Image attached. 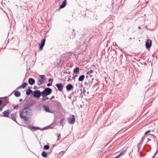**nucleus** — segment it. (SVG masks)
Returning a JSON list of instances; mask_svg holds the SVG:
<instances>
[{"label": "nucleus", "mask_w": 158, "mask_h": 158, "mask_svg": "<svg viewBox=\"0 0 158 158\" xmlns=\"http://www.w3.org/2000/svg\"><path fill=\"white\" fill-rule=\"evenodd\" d=\"M45 39H43L41 41V44H39V45L40 46V50H41L43 48L44 46V45L45 43Z\"/></svg>", "instance_id": "nucleus-9"}, {"label": "nucleus", "mask_w": 158, "mask_h": 158, "mask_svg": "<svg viewBox=\"0 0 158 158\" xmlns=\"http://www.w3.org/2000/svg\"><path fill=\"white\" fill-rule=\"evenodd\" d=\"M31 110L28 107L25 108L20 112V117L25 121L28 120L27 117L30 115V113H31Z\"/></svg>", "instance_id": "nucleus-1"}, {"label": "nucleus", "mask_w": 158, "mask_h": 158, "mask_svg": "<svg viewBox=\"0 0 158 158\" xmlns=\"http://www.w3.org/2000/svg\"><path fill=\"white\" fill-rule=\"evenodd\" d=\"M52 85V83H48L47 84V86H50Z\"/></svg>", "instance_id": "nucleus-35"}, {"label": "nucleus", "mask_w": 158, "mask_h": 158, "mask_svg": "<svg viewBox=\"0 0 158 158\" xmlns=\"http://www.w3.org/2000/svg\"><path fill=\"white\" fill-rule=\"evenodd\" d=\"M118 157V156H116V157H114V158H118V157Z\"/></svg>", "instance_id": "nucleus-48"}, {"label": "nucleus", "mask_w": 158, "mask_h": 158, "mask_svg": "<svg viewBox=\"0 0 158 158\" xmlns=\"http://www.w3.org/2000/svg\"><path fill=\"white\" fill-rule=\"evenodd\" d=\"M10 110L9 109L7 110L6 111H4L3 113V117H8V115L10 114Z\"/></svg>", "instance_id": "nucleus-10"}, {"label": "nucleus", "mask_w": 158, "mask_h": 158, "mask_svg": "<svg viewBox=\"0 0 158 158\" xmlns=\"http://www.w3.org/2000/svg\"><path fill=\"white\" fill-rule=\"evenodd\" d=\"M75 118L74 115H72V117H69L68 118V121L69 123L70 124H72L75 122Z\"/></svg>", "instance_id": "nucleus-7"}, {"label": "nucleus", "mask_w": 158, "mask_h": 158, "mask_svg": "<svg viewBox=\"0 0 158 158\" xmlns=\"http://www.w3.org/2000/svg\"><path fill=\"white\" fill-rule=\"evenodd\" d=\"M3 107H0V111L2 110Z\"/></svg>", "instance_id": "nucleus-44"}, {"label": "nucleus", "mask_w": 158, "mask_h": 158, "mask_svg": "<svg viewBox=\"0 0 158 158\" xmlns=\"http://www.w3.org/2000/svg\"><path fill=\"white\" fill-rule=\"evenodd\" d=\"M85 77V76L84 75H82L80 76L78 78V81H83Z\"/></svg>", "instance_id": "nucleus-20"}, {"label": "nucleus", "mask_w": 158, "mask_h": 158, "mask_svg": "<svg viewBox=\"0 0 158 158\" xmlns=\"http://www.w3.org/2000/svg\"><path fill=\"white\" fill-rule=\"evenodd\" d=\"M0 116H2V117H3L2 115H1V114H0Z\"/></svg>", "instance_id": "nucleus-51"}, {"label": "nucleus", "mask_w": 158, "mask_h": 158, "mask_svg": "<svg viewBox=\"0 0 158 158\" xmlns=\"http://www.w3.org/2000/svg\"><path fill=\"white\" fill-rule=\"evenodd\" d=\"M68 73L70 74V72H69Z\"/></svg>", "instance_id": "nucleus-57"}, {"label": "nucleus", "mask_w": 158, "mask_h": 158, "mask_svg": "<svg viewBox=\"0 0 158 158\" xmlns=\"http://www.w3.org/2000/svg\"><path fill=\"white\" fill-rule=\"evenodd\" d=\"M88 77V76H86V78H87Z\"/></svg>", "instance_id": "nucleus-55"}, {"label": "nucleus", "mask_w": 158, "mask_h": 158, "mask_svg": "<svg viewBox=\"0 0 158 158\" xmlns=\"http://www.w3.org/2000/svg\"><path fill=\"white\" fill-rule=\"evenodd\" d=\"M43 107L46 112L52 113V112L50 110L49 107L48 106L44 105Z\"/></svg>", "instance_id": "nucleus-14"}, {"label": "nucleus", "mask_w": 158, "mask_h": 158, "mask_svg": "<svg viewBox=\"0 0 158 158\" xmlns=\"http://www.w3.org/2000/svg\"><path fill=\"white\" fill-rule=\"evenodd\" d=\"M93 73V71L92 70H91L87 72V74H89V73Z\"/></svg>", "instance_id": "nucleus-31"}, {"label": "nucleus", "mask_w": 158, "mask_h": 158, "mask_svg": "<svg viewBox=\"0 0 158 158\" xmlns=\"http://www.w3.org/2000/svg\"><path fill=\"white\" fill-rule=\"evenodd\" d=\"M78 76L77 75H76L74 76H73L72 77V78L73 79V80H75V78L76 77H77V76Z\"/></svg>", "instance_id": "nucleus-37"}, {"label": "nucleus", "mask_w": 158, "mask_h": 158, "mask_svg": "<svg viewBox=\"0 0 158 158\" xmlns=\"http://www.w3.org/2000/svg\"><path fill=\"white\" fill-rule=\"evenodd\" d=\"M152 45V41L150 40H147L145 44V46L147 49H149Z\"/></svg>", "instance_id": "nucleus-8"}, {"label": "nucleus", "mask_w": 158, "mask_h": 158, "mask_svg": "<svg viewBox=\"0 0 158 158\" xmlns=\"http://www.w3.org/2000/svg\"><path fill=\"white\" fill-rule=\"evenodd\" d=\"M89 76L90 77H91L92 76V75H90Z\"/></svg>", "instance_id": "nucleus-54"}, {"label": "nucleus", "mask_w": 158, "mask_h": 158, "mask_svg": "<svg viewBox=\"0 0 158 158\" xmlns=\"http://www.w3.org/2000/svg\"><path fill=\"white\" fill-rule=\"evenodd\" d=\"M125 151H122L120 153V154L117 156H118L117 157H119L120 156H122V155H123L125 153Z\"/></svg>", "instance_id": "nucleus-26"}, {"label": "nucleus", "mask_w": 158, "mask_h": 158, "mask_svg": "<svg viewBox=\"0 0 158 158\" xmlns=\"http://www.w3.org/2000/svg\"><path fill=\"white\" fill-rule=\"evenodd\" d=\"M35 104L34 102L33 101H30V102L27 103L28 107L29 108V107L32 106Z\"/></svg>", "instance_id": "nucleus-21"}, {"label": "nucleus", "mask_w": 158, "mask_h": 158, "mask_svg": "<svg viewBox=\"0 0 158 158\" xmlns=\"http://www.w3.org/2000/svg\"><path fill=\"white\" fill-rule=\"evenodd\" d=\"M2 103V101L0 99V105H1Z\"/></svg>", "instance_id": "nucleus-43"}, {"label": "nucleus", "mask_w": 158, "mask_h": 158, "mask_svg": "<svg viewBox=\"0 0 158 158\" xmlns=\"http://www.w3.org/2000/svg\"><path fill=\"white\" fill-rule=\"evenodd\" d=\"M55 98V96H52L49 99V100H51Z\"/></svg>", "instance_id": "nucleus-38"}, {"label": "nucleus", "mask_w": 158, "mask_h": 158, "mask_svg": "<svg viewBox=\"0 0 158 158\" xmlns=\"http://www.w3.org/2000/svg\"><path fill=\"white\" fill-rule=\"evenodd\" d=\"M52 89L48 87H46L41 92L42 95H49L52 93Z\"/></svg>", "instance_id": "nucleus-2"}, {"label": "nucleus", "mask_w": 158, "mask_h": 158, "mask_svg": "<svg viewBox=\"0 0 158 158\" xmlns=\"http://www.w3.org/2000/svg\"><path fill=\"white\" fill-rule=\"evenodd\" d=\"M56 86L59 91H62L63 85L62 83H57L56 84Z\"/></svg>", "instance_id": "nucleus-6"}, {"label": "nucleus", "mask_w": 158, "mask_h": 158, "mask_svg": "<svg viewBox=\"0 0 158 158\" xmlns=\"http://www.w3.org/2000/svg\"><path fill=\"white\" fill-rule=\"evenodd\" d=\"M27 83L26 82H24L23 84L21 85V87L22 88H24L27 86Z\"/></svg>", "instance_id": "nucleus-25"}, {"label": "nucleus", "mask_w": 158, "mask_h": 158, "mask_svg": "<svg viewBox=\"0 0 158 158\" xmlns=\"http://www.w3.org/2000/svg\"><path fill=\"white\" fill-rule=\"evenodd\" d=\"M16 97H19L21 95L20 92L19 91H16L14 93Z\"/></svg>", "instance_id": "nucleus-22"}, {"label": "nucleus", "mask_w": 158, "mask_h": 158, "mask_svg": "<svg viewBox=\"0 0 158 158\" xmlns=\"http://www.w3.org/2000/svg\"><path fill=\"white\" fill-rule=\"evenodd\" d=\"M66 89L68 91H70L73 89V86L71 84H68L66 86Z\"/></svg>", "instance_id": "nucleus-11"}, {"label": "nucleus", "mask_w": 158, "mask_h": 158, "mask_svg": "<svg viewBox=\"0 0 158 158\" xmlns=\"http://www.w3.org/2000/svg\"><path fill=\"white\" fill-rule=\"evenodd\" d=\"M52 102H53L55 105L58 106H60L61 105L60 103L57 101L52 100Z\"/></svg>", "instance_id": "nucleus-18"}, {"label": "nucleus", "mask_w": 158, "mask_h": 158, "mask_svg": "<svg viewBox=\"0 0 158 158\" xmlns=\"http://www.w3.org/2000/svg\"><path fill=\"white\" fill-rule=\"evenodd\" d=\"M22 101H23V99H20L19 100V102H21Z\"/></svg>", "instance_id": "nucleus-42"}, {"label": "nucleus", "mask_w": 158, "mask_h": 158, "mask_svg": "<svg viewBox=\"0 0 158 158\" xmlns=\"http://www.w3.org/2000/svg\"><path fill=\"white\" fill-rule=\"evenodd\" d=\"M76 100V98H75L73 99V101L72 102V103H73V102L75 101Z\"/></svg>", "instance_id": "nucleus-40"}, {"label": "nucleus", "mask_w": 158, "mask_h": 158, "mask_svg": "<svg viewBox=\"0 0 158 158\" xmlns=\"http://www.w3.org/2000/svg\"><path fill=\"white\" fill-rule=\"evenodd\" d=\"M41 94V92H40L39 90H36L34 91V96L35 98H39Z\"/></svg>", "instance_id": "nucleus-5"}, {"label": "nucleus", "mask_w": 158, "mask_h": 158, "mask_svg": "<svg viewBox=\"0 0 158 158\" xmlns=\"http://www.w3.org/2000/svg\"><path fill=\"white\" fill-rule=\"evenodd\" d=\"M45 128H46V127H44V128H42V129H41V130H44V129H45Z\"/></svg>", "instance_id": "nucleus-45"}, {"label": "nucleus", "mask_w": 158, "mask_h": 158, "mask_svg": "<svg viewBox=\"0 0 158 158\" xmlns=\"http://www.w3.org/2000/svg\"><path fill=\"white\" fill-rule=\"evenodd\" d=\"M64 118H62L61 120V121H60V124H63V122H64Z\"/></svg>", "instance_id": "nucleus-32"}, {"label": "nucleus", "mask_w": 158, "mask_h": 158, "mask_svg": "<svg viewBox=\"0 0 158 158\" xmlns=\"http://www.w3.org/2000/svg\"><path fill=\"white\" fill-rule=\"evenodd\" d=\"M49 148V146L48 145H45L44 146V148L45 150H48Z\"/></svg>", "instance_id": "nucleus-27"}, {"label": "nucleus", "mask_w": 158, "mask_h": 158, "mask_svg": "<svg viewBox=\"0 0 158 158\" xmlns=\"http://www.w3.org/2000/svg\"><path fill=\"white\" fill-rule=\"evenodd\" d=\"M29 128L31 131H36L38 129H41L39 127H36L34 126H32V127L29 126Z\"/></svg>", "instance_id": "nucleus-13"}, {"label": "nucleus", "mask_w": 158, "mask_h": 158, "mask_svg": "<svg viewBox=\"0 0 158 158\" xmlns=\"http://www.w3.org/2000/svg\"><path fill=\"white\" fill-rule=\"evenodd\" d=\"M74 93H75L73 92V93L71 94V95H72H72H73V94H74Z\"/></svg>", "instance_id": "nucleus-49"}, {"label": "nucleus", "mask_w": 158, "mask_h": 158, "mask_svg": "<svg viewBox=\"0 0 158 158\" xmlns=\"http://www.w3.org/2000/svg\"><path fill=\"white\" fill-rule=\"evenodd\" d=\"M93 78H92V81H93Z\"/></svg>", "instance_id": "nucleus-56"}, {"label": "nucleus", "mask_w": 158, "mask_h": 158, "mask_svg": "<svg viewBox=\"0 0 158 158\" xmlns=\"http://www.w3.org/2000/svg\"><path fill=\"white\" fill-rule=\"evenodd\" d=\"M32 91L30 89L28 88L27 90L26 94L27 95H29L31 93Z\"/></svg>", "instance_id": "nucleus-23"}, {"label": "nucleus", "mask_w": 158, "mask_h": 158, "mask_svg": "<svg viewBox=\"0 0 158 158\" xmlns=\"http://www.w3.org/2000/svg\"><path fill=\"white\" fill-rule=\"evenodd\" d=\"M89 91H88V92H87V94H89Z\"/></svg>", "instance_id": "nucleus-52"}, {"label": "nucleus", "mask_w": 158, "mask_h": 158, "mask_svg": "<svg viewBox=\"0 0 158 158\" xmlns=\"http://www.w3.org/2000/svg\"><path fill=\"white\" fill-rule=\"evenodd\" d=\"M56 135H57V140H59V136L60 135V134H56Z\"/></svg>", "instance_id": "nucleus-36"}, {"label": "nucleus", "mask_w": 158, "mask_h": 158, "mask_svg": "<svg viewBox=\"0 0 158 158\" xmlns=\"http://www.w3.org/2000/svg\"><path fill=\"white\" fill-rule=\"evenodd\" d=\"M16 113L12 114L10 115V118L13 120L16 123H18L17 121L16 120Z\"/></svg>", "instance_id": "nucleus-12"}, {"label": "nucleus", "mask_w": 158, "mask_h": 158, "mask_svg": "<svg viewBox=\"0 0 158 158\" xmlns=\"http://www.w3.org/2000/svg\"><path fill=\"white\" fill-rule=\"evenodd\" d=\"M66 0H64L62 3L61 4L60 6V8H64L66 6Z\"/></svg>", "instance_id": "nucleus-16"}, {"label": "nucleus", "mask_w": 158, "mask_h": 158, "mask_svg": "<svg viewBox=\"0 0 158 158\" xmlns=\"http://www.w3.org/2000/svg\"><path fill=\"white\" fill-rule=\"evenodd\" d=\"M148 141H149V140H150V139L149 138L148 139Z\"/></svg>", "instance_id": "nucleus-53"}, {"label": "nucleus", "mask_w": 158, "mask_h": 158, "mask_svg": "<svg viewBox=\"0 0 158 158\" xmlns=\"http://www.w3.org/2000/svg\"><path fill=\"white\" fill-rule=\"evenodd\" d=\"M41 155L43 157H46L47 156V153L44 151H43L42 152Z\"/></svg>", "instance_id": "nucleus-24"}, {"label": "nucleus", "mask_w": 158, "mask_h": 158, "mask_svg": "<svg viewBox=\"0 0 158 158\" xmlns=\"http://www.w3.org/2000/svg\"><path fill=\"white\" fill-rule=\"evenodd\" d=\"M14 109H15L16 110H18L19 109V106L18 105H15L14 107Z\"/></svg>", "instance_id": "nucleus-30"}, {"label": "nucleus", "mask_w": 158, "mask_h": 158, "mask_svg": "<svg viewBox=\"0 0 158 158\" xmlns=\"http://www.w3.org/2000/svg\"><path fill=\"white\" fill-rule=\"evenodd\" d=\"M92 81L91 82V83H90V81H89L88 82H88H85V83H84V84L85 85H88V83H89V85L90 86V84H92Z\"/></svg>", "instance_id": "nucleus-29"}, {"label": "nucleus", "mask_w": 158, "mask_h": 158, "mask_svg": "<svg viewBox=\"0 0 158 158\" xmlns=\"http://www.w3.org/2000/svg\"><path fill=\"white\" fill-rule=\"evenodd\" d=\"M150 131H151L150 130H148V131H146V132H145V133H144V135H146L149 132H150Z\"/></svg>", "instance_id": "nucleus-34"}, {"label": "nucleus", "mask_w": 158, "mask_h": 158, "mask_svg": "<svg viewBox=\"0 0 158 158\" xmlns=\"http://www.w3.org/2000/svg\"><path fill=\"white\" fill-rule=\"evenodd\" d=\"M79 68L78 67H76L73 70V73H77L79 71Z\"/></svg>", "instance_id": "nucleus-19"}, {"label": "nucleus", "mask_w": 158, "mask_h": 158, "mask_svg": "<svg viewBox=\"0 0 158 158\" xmlns=\"http://www.w3.org/2000/svg\"><path fill=\"white\" fill-rule=\"evenodd\" d=\"M48 81L52 83L53 81V79L52 78H50L48 79Z\"/></svg>", "instance_id": "nucleus-33"}, {"label": "nucleus", "mask_w": 158, "mask_h": 158, "mask_svg": "<svg viewBox=\"0 0 158 158\" xmlns=\"http://www.w3.org/2000/svg\"><path fill=\"white\" fill-rule=\"evenodd\" d=\"M38 88V87H37V86H34V89H37Z\"/></svg>", "instance_id": "nucleus-39"}, {"label": "nucleus", "mask_w": 158, "mask_h": 158, "mask_svg": "<svg viewBox=\"0 0 158 158\" xmlns=\"http://www.w3.org/2000/svg\"><path fill=\"white\" fill-rule=\"evenodd\" d=\"M22 88V87H21V85L20 86L18 87L16 89H19L20 88Z\"/></svg>", "instance_id": "nucleus-41"}, {"label": "nucleus", "mask_w": 158, "mask_h": 158, "mask_svg": "<svg viewBox=\"0 0 158 158\" xmlns=\"http://www.w3.org/2000/svg\"><path fill=\"white\" fill-rule=\"evenodd\" d=\"M61 152H60L59 153V155L60 154H61Z\"/></svg>", "instance_id": "nucleus-50"}, {"label": "nucleus", "mask_w": 158, "mask_h": 158, "mask_svg": "<svg viewBox=\"0 0 158 158\" xmlns=\"http://www.w3.org/2000/svg\"><path fill=\"white\" fill-rule=\"evenodd\" d=\"M86 90H85V89H83V90H82V89H78L77 90V93H78L79 94L77 95H76L74 96L75 98H76V97H82V96H81V95L83 93V94H85Z\"/></svg>", "instance_id": "nucleus-3"}, {"label": "nucleus", "mask_w": 158, "mask_h": 158, "mask_svg": "<svg viewBox=\"0 0 158 158\" xmlns=\"http://www.w3.org/2000/svg\"><path fill=\"white\" fill-rule=\"evenodd\" d=\"M158 152V151H156V153H155L154 155H156V154H157V153Z\"/></svg>", "instance_id": "nucleus-47"}, {"label": "nucleus", "mask_w": 158, "mask_h": 158, "mask_svg": "<svg viewBox=\"0 0 158 158\" xmlns=\"http://www.w3.org/2000/svg\"><path fill=\"white\" fill-rule=\"evenodd\" d=\"M29 83L31 85H33L35 82V80L33 78H30L28 80Z\"/></svg>", "instance_id": "nucleus-15"}, {"label": "nucleus", "mask_w": 158, "mask_h": 158, "mask_svg": "<svg viewBox=\"0 0 158 158\" xmlns=\"http://www.w3.org/2000/svg\"><path fill=\"white\" fill-rule=\"evenodd\" d=\"M8 98L6 97L5 99V103L6 104H7L9 103V101L8 100Z\"/></svg>", "instance_id": "nucleus-28"}, {"label": "nucleus", "mask_w": 158, "mask_h": 158, "mask_svg": "<svg viewBox=\"0 0 158 158\" xmlns=\"http://www.w3.org/2000/svg\"><path fill=\"white\" fill-rule=\"evenodd\" d=\"M61 153L63 152V153H64L65 152V151H61Z\"/></svg>", "instance_id": "nucleus-46"}, {"label": "nucleus", "mask_w": 158, "mask_h": 158, "mask_svg": "<svg viewBox=\"0 0 158 158\" xmlns=\"http://www.w3.org/2000/svg\"><path fill=\"white\" fill-rule=\"evenodd\" d=\"M40 78L38 79V81L37 82V84L39 85L42 84L44 82L45 79V77L44 75H40Z\"/></svg>", "instance_id": "nucleus-4"}, {"label": "nucleus", "mask_w": 158, "mask_h": 158, "mask_svg": "<svg viewBox=\"0 0 158 158\" xmlns=\"http://www.w3.org/2000/svg\"><path fill=\"white\" fill-rule=\"evenodd\" d=\"M42 96H43V97H42L41 99L43 101H44L46 100H48L49 99L48 97H47V95H42Z\"/></svg>", "instance_id": "nucleus-17"}, {"label": "nucleus", "mask_w": 158, "mask_h": 158, "mask_svg": "<svg viewBox=\"0 0 158 158\" xmlns=\"http://www.w3.org/2000/svg\"><path fill=\"white\" fill-rule=\"evenodd\" d=\"M69 98H71V97H69Z\"/></svg>", "instance_id": "nucleus-58"}]
</instances>
